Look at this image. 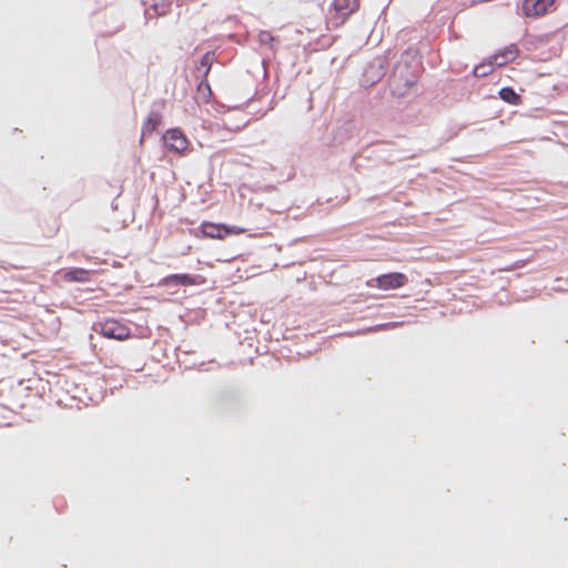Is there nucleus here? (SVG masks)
<instances>
[{"label": "nucleus", "instance_id": "obj_4", "mask_svg": "<svg viewBox=\"0 0 568 568\" xmlns=\"http://www.w3.org/2000/svg\"><path fill=\"white\" fill-rule=\"evenodd\" d=\"M555 9V0H524L523 13L528 18H539Z\"/></svg>", "mask_w": 568, "mask_h": 568}, {"label": "nucleus", "instance_id": "obj_14", "mask_svg": "<svg viewBox=\"0 0 568 568\" xmlns=\"http://www.w3.org/2000/svg\"><path fill=\"white\" fill-rule=\"evenodd\" d=\"M213 61V53L207 52L201 59V65L205 68V73L209 72Z\"/></svg>", "mask_w": 568, "mask_h": 568}, {"label": "nucleus", "instance_id": "obj_9", "mask_svg": "<svg viewBox=\"0 0 568 568\" xmlns=\"http://www.w3.org/2000/svg\"><path fill=\"white\" fill-rule=\"evenodd\" d=\"M200 230L203 236L215 240H224V224L202 222Z\"/></svg>", "mask_w": 568, "mask_h": 568}, {"label": "nucleus", "instance_id": "obj_12", "mask_svg": "<svg viewBox=\"0 0 568 568\" xmlns=\"http://www.w3.org/2000/svg\"><path fill=\"white\" fill-rule=\"evenodd\" d=\"M499 97L507 103L518 105L520 103V95L517 94L513 88L506 87L500 89Z\"/></svg>", "mask_w": 568, "mask_h": 568}, {"label": "nucleus", "instance_id": "obj_6", "mask_svg": "<svg viewBox=\"0 0 568 568\" xmlns=\"http://www.w3.org/2000/svg\"><path fill=\"white\" fill-rule=\"evenodd\" d=\"M519 54V49L516 44H509L505 47L503 50L496 52L490 57L491 63L495 67H504L509 62L514 61Z\"/></svg>", "mask_w": 568, "mask_h": 568}, {"label": "nucleus", "instance_id": "obj_2", "mask_svg": "<svg viewBox=\"0 0 568 568\" xmlns=\"http://www.w3.org/2000/svg\"><path fill=\"white\" fill-rule=\"evenodd\" d=\"M100 334L106 338L124 341L130 337V328L122 322L114 318H106L99 324Z\"/></svg>", "mask_w": 568, "mask_h": 568}, {"label": "nucleus", "instance_id": "obj_15", "mask_svg": "<svg viewBox=\"0 0 568 568\" xmlns=\"http://www.w3.org/2000/svg\"><path fill=\"white\" fill-rule=\"evenodd\" d=\"M258 40L261 43L270 44L274 40V38L270 31H261L258 33Z\"/></svg>", "mask_w": 568, "mask_h": 568}, {"label": "nucleus", "instance_id": "obj_1", "mask_svg": "<svg viewBox=\"0 0 568 568\" xmlns=\"http://www.w3.org/2000/svg\"><path fill=\"white\" fill-rule=\"evenodd\" d=\"M359 8V0H333L327 9L325 21L328 30L342 27Z\"/></svg>", "mask_w": 568, "mask_h": 568}, {"label": "nucleus", "instance_id": "obj_13", "mask_svg": "<svg viewBox=\"0 0 568 568\" xmlns=\"http://www.w3.org/2000/svg\"><path fill=\"white\" fill-rule=\"evenodd\" d=\"M246 232V229L244 227H241V226H236V225H225L224 224V239L226 236H230V235H241V234H244Z\"/></svg>", "mask_w": 568, "mask_h": 568}, {"label": "nucleus", "instance_id": "obj_10", "mask_svg": "<svg viewBox=\"0 0 568 568\" xmlns=\"http://www.w3.org/2000/svg\"><path fill=\"white\" fill-rule=\"evenodd\" d=\"M162 123V116L158 112H151L143 124L142 134L153 133Z\"/></svg>", "mask_w": 568, "mask_h": 568}, {"label": "nucleus", "instance_id": "obj_7", "mask_svg": "<svg viewBox=\"0 0 568 568\" xmlns=\"http://www.w3.org/2000/svg\"><path fill=\"white\" fill-rule=\"evenodd\" d=\"M201 283L202 281H199L195 276L190 274H171L162 280L163 285L192 286Z\"/></svg>", "mask_w": 568, "mask_h": 568}, {"label": "nucleus", "instance_id": "obj_5", "mask_svg": "<svg viewBox=\"0 0 568 568\" xmlns=\"http://www.w3.org/2000/svg\"><path fill=\"white\" fill-rule=\"evenodd\" d=\"M163 140L168 149L178 154H184L189 148V140L179 129H170L164 135Z\"/></svg>", "mask_w": 568, "mask_h": 568}, {"label": "nucleus", "instance_id": "obj_11", "mask_svg": "<svg viewBox=\"0 0 568 568\" xmlns=\"http://www.w3.org/2000/svg\"><path fill=\"white\" fill-rule=\"evenodd\" d=\"M495 70V64L491 63V59L488 58L487 60L483 61L481 63L477 64L473 73L477 78L487 77L488 74L493 73Z\"/></svg>", "mask_w": 568, "mask_h": 568}, {"label": "nucleus", "instance_id": "obj_8", "mask_svg": "<svg viewBox=\"0 0 568 568\" xmlns=\"http://www.w3.org/2000/svg\"><path fill=\"white\" fill-rule=\"evenodd\" d=\"M92 273L85 268H70L63 272L62 278L67 282L88 283L91 281Z\"/></svg>", "mask_w": 568, "mask_h": 568}, {"label": "nucleus", "instance_id": "obj_3", "mask_svg": "<svg viewBox=\"0 0 568 568\" xmlns=\"http://www.w3.org/2000/svg\"><path fill=\"white\" fill-rule=\"evenodd\" d=\"M408 278L404 273L392 272L371 280L367 284L372 287L388 291L403 287L407 284Z\"/></svg>", "mask_w": 568, "mask_h": 568}]
</instances>
